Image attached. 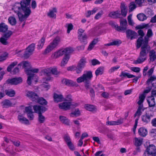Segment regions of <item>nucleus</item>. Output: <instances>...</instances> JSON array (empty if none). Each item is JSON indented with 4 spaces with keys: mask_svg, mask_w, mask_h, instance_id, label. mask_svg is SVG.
<instances>
[{
    "mask_svg": "<svg viewBox=\"0 0 156 156\" xmlns=\"http://www.w3.org/2000/svg\"><path fill=\"white\" fill-rule=\"evenodd\" d=\"M138 33L141 37L137 41L136 46L138 49L141 47V51L139 58L134 61V63L136 64L140 63L145 61L146 60V55L150 50V47L148 44L147 38L145 37L144 40L143 38L144 35L143 31L140 30H138Z\"/></svg>",
    "mask_w": 156,
    "mask_h": 156,
    "instance_id": "obj_1",
    "label": "nucleus"
},
{
    "mask_svg": "<svg viewBox=\"0 0 156 156\" xmlns=\"http://www.w3.org/2000/svg\"><path fill=\"white\" fill-rule=\"evenodd\" d=\"M29 1L30 0H23L20 3H16L13 6L12 9L16 13L21 21L25 20L31 12L29 7Z\"/></svg>",
    "mask_w": 156,
    "mask_h": 156,
    "instance_id": "obj_2",
    "label": "nucleus"
},
{
    "mask_svg": "<svg viewBox=\"0 0 156 156\" xmlns=\"http://www.w3.org/2000/svg\"><path fill=\"white\" fill-rule=\"evenodd\" d=\"M39 71L37 68H32L31 67L29 70L26 71V73L28 75L27 80V83L30 85L31 84L32 80H34L36 82L37 81V76L34 73H37Z\"/></svg>",
    "mask_w": 156,
    "mask_h": 156,
    "instance_id": "obj_3",
    "label": "nucleus"
},
{
    "mask_svg": "<svg viewBox=\"0 0 156 156\" xmlns=\"http://www.w3.org/2000/svg\"><path fill=\"white\" fill-rule=\"evenodd\" d=\"M92 77L93 75L91 71H86L84 73L82 76L77 79L76 81L78 83L84 82L89 84Z\"/></svg>",
    "mask_w": 156,
    "mask_h": 156,
    "instance_id": "obj_4",
    "label": "nucleus"
},
{
    "mask_svg": "<svg viewBox=\"0 0 156 156\" xmlns=\"http://www.w3.org/2000/svg\"><path fill=\"white\" fill-rule=\"evenodd\" d=\"M60 41V39L59 37H57L55 38L47 46L45 49L43 54L45 55L50 52L57 47Z\"/></svg>",
    "mask_w": 156,
    "mask_h": 156,
    "instance_id": "obj_5",
    "label": "nucleus"
},
{
    "mask_svg": "<svg viewBox=\"0 0 156 156\" xmlns=\"http://www.w3.org/2000/svg\"><path fill=\"white\" fill-rule=\"evenodd\" d=\"M78 105L77 103L66 101L60 103L59 107L60 109L67 110L69 109L70 108L77 107Z\"/></svg>",
    "mask_w": 156,
    "mask_h": 156,
    "instance_id": "obj_6",
    "label": "nucleus"
},
{
    "mask_svg": "<svg viewBox=\"0 0 156 156\" xmlns=\"http://www.w3.org/2000/svg\"><path fill=\"white\" fill-rule=\"evenodd\" d=\"M156 148L153 144H151L148 147L145 151L144 156H151L156 152Z\"/></svg>",
    "mask_w": 156,
    "mask_h": 156,
    "instance_id": "obj_7",
    "label": "nucleus"
},
{
    "mask_svg": "<svg viewBox=\"0 0 156 156\" xmlns=\"http://www.w3.org/2000/svg\"><path fill=\"white\" fill-rule=\"evenodd\" d=\"M153 113L147 112L145 114L141 116L142 121L145 124H147L149 123L151 118L153 117Z\"/></svg>",
    "mask_w": 156,
    "mask_h": 156,
    "instance_id": "obj_8",
    "label": "nucleus"
},
{
    "mask_svg": "<svg viewBox=\"0 0 156 156\" xmlns=\"http://www.w3.org/2000/svg\"><path fill=\"white\" fill-rule=\"evenodd\" d=\"M147 102L150 107H152L150 110L152 112L156 111V106H155V104L154 98L153 96L148 97L147 98Z\"/></svg>",
    "mask_w": 156,
    "mask_h": 156,
    "instance_id": "obj_9",
    "label": "nucleus"
},
{
    "mask_svg": "<svg viewBox=\"0 0 156 156\" xmlns=\"http://www.w3.org/2000/svg\"><path fill=\"white\" fill-rule=\"evenodd\" d=\"M120 26L119 27L116 24H114V27L118 31H123L126 29L127 22L126 19H121L120 21Z\"/></svg>",
    "mask_w": 156,
    "mask_h": 156,
    "instance_id": "obj_10",
    "label": "nucleus"
},
{
    "mask_svg": "<svg viewBox=\"0 0 156 156\" xmlns=\"http://www.w3.org/2000/svg\"><path fill=\"white\" fill-rule=\"evenodd\" d=\"M64 139L69 148L72 151H73L75 149V147L72 142L71 139L69 136L66 135L64 136Z\"/></svg>",
    "mask_w": 156,
    "mask_h": 156,
    "instance_id": "obj_11",
    "label": "nucleus"
},
{
    "mask_svg": "<svg viewBox=\"0 0 156 156\" xmlns=\"http://www.w3.org/2000/svg\"><path fill=\"white\" fill-rule=\"evenodd\" d=\"M35 45L34 44H32L27 48L23 55L25 58L28 57L32 54L34 50Z\"/></svg>",
    "mask_w": 156,
    "mask_h": 156,
    "instance_id": "obj_12",
    "label": "nucleus"
},
{
    "mask_svg": "<svg viewBox=\"0 0 156 156\" xmlns=\"http://www.w3.org/2000/svg\"><path fill=\"white\" fill-rule=\"evenodd\" d=\"M22 78L19 77L9 79L7 80V82L8 83L11 85H16L22 83Z\"/></svg>",
    "mask_w": 156,
    "mask_h": 156,
    "instance_id": "obj_13",
    "label": "nucleus"
},
{
    "mask_svg": "<svg viewBox=\"0 0 156 156\" xmlns=\"http://www.w3.org/2000/svg\"><path fill=\"white\" fill-rule=\"evenodd\" d=\"M12 34V33L11 31H9L5 34L2 37L0 38V42L4 45H7L9 43L7 41V40Z\"/></svg>",
    "mask_w": 156,
    "mask_h": 156,
    "instance_id": "obj_14",
    "label": "nucleus"
},
{
    "mask_svg": "<svg viewBox=\"0 0 156 156\" xmlns=\"http://www.w3.org/2000/svg\"><path fill=\"white\" fill-rule=\"evenodd\" d=\"M33 108L35 112L38 113V115L44 113L47 109L45 107L39 105H34Z\"/></svg>",
    "mask_w": 156,
    "mask_h": 156,
    "instance_id": "obj_15",
    "label": "nucleus"
},
{
    "mask_svg": "<svg viewBox=\"0 0 156 156\" xmlns=\"http://www.w3.org/2000/svg\"><path fill=\"white\" fill-rule=\"evenodd\" d=\"M26 96L32 100L33 101H36L38 99V96L35 93L31 91H27L26 93Z\"/></svg>",
    "mask_w": 156,
    "mask_h": 156,
    "instance_id": "obj_16",
    "label": "nucleus"
},
{
    "mask_svg": "<svg viewBox=\"0 0 156 156\" xmlns=\"http://www.w3.org/2000/svg\"><path fill=\"white\" fill-rule=\"evenodd\" d=\"M51 80V77L44 78L42 79V82L43 84L42 85V86L45 90H47L50 88V86L47 83V82Z\"/></svg>",
    "mask_w": 156,
    "mask_h": 156,
    "instance_id": "obj_17",
    "label": "nucleus"
},
{
    "mask_svg": "<svg viewBox=\"0 0 156 156\" xmlns=\"http://www.w3.org/2000/svg\"><path fill=\"white\" fill-rule=\"evenodd\" d=\"M62 48L58 50L53 53L51 56L53 59H56L64 55V53Z\"/></svg>",
    "mask_w": 156,
    "mask_h": 156,
    "instance_id": "obj_18",
    "label": "nucleus"
},
{
    "mask_svg": "<svg viewBox=\"0 0 156 156\" xmlns=\"http://www.w3.org/2000/svg\"><path fill=\"white\" fill-rule=\"evenodd\" d=\"M18 66L22 67V68H24L25 69V71L29 70L31 67V65L30 63L27 61H23L19 64Z\"/></svg>",
    "mask_w": 156,
    "mask_h": 156,
    "instance_id": "obj_19",
    "label": "nucleus"
},
{
    "mask_svg": "<svg viewBox=\"0 0 156 156\" xmlns=\"http://www.w3.org/2000/svg\"><path fill=\"white\" fill-rule=\"evenodd\" d=\"M126 33L127 37L128 38L132 40L136 38L137 34L134 31L130 30H128L126 31Z\"/></svg>",
    "mask_w": 156,
    "mask_h": 156,
    "instance_id": "obj_20",
    "label": "nucleus"
},
{
    "mask_svg": "<svg viewBox=\"0 0 156 156\" xmlns=\"http://www.w3.org/2000/svg\"><path fill=\"white\" fill-rule=\"evenodd\" d=\"M123 121V119H120L116 121H107L106 124L107 125H118L122 124Z\"/></svg>",
    "mask_w": 156,
    "mask_h": 156,
    "instance_id": "obj_21",
    "label": "nucleus"
},
{
    "mask_svg": "<svg viewBox=\"0 0 156 156\" xmlns=\"http://www.w3.org/2000/svg\"><path fill=\"white\" fill-rule=\"evenodd\" d=\"M18 119L19 122L22 123L26 124H30L29 120L22 115H19L18 116Z\"/></svg>",
    "mask_w": 156,
    "mask_h": 156,
    "instance_id": "obj_22",
    "label": "nucleus"
},
{
    "mask_svg": "<svg viewBox=\"0 0 156 156\" xmlns=\"http://www.w3.org/2000/svg\"><path fill=\"white\" fill-rule=\"evenodd\" d=\"M147 84L149 85L152 83V86L156 88V78L154 76H151L147 81Z\"/></svg>",
    "mask_w": 156,
    "mask_h": 156,
    "instance_id": "obj_23",
    "label": "nucleus"
},
{
    "mask_svg": "<svg viewBox=\"0 0 156 156\" xmlns=\"http://www.w3.org/2000/svg\"><path fill=\"white\" fill-rule=\"evenodd\" d=\"M59 119L61 122L62 123L69 126L70 124V120L66 117L62 115L59 116Z\"/></svg>",
    "mask_w": 156,
    "mask_h": 156,
    "instance_id": "obj_24",
    "label": "nucleus"
},
{
    "mask_svg": "<svg viewBox=\"0 0 156 156\" xmlns=\"http://www.w3.org/2000/svg\"><path fill=\"white\" fill-rule=\"evenodd\" d=\"M62 83L68 86H73L76 83L73 81L66 79H63L62 80Z\"/></svg>",
    "mask_w": 156,
    "mask_h": 156,
    "instance_id": "obj_25",
    "label": "nucleus"
},
{
    "mask_svg": "<svg viewBox=\"0 0 156 156\" xmlns=\"http://www.w3.org/2000/svg\"><path fill=\"white\" fill-rule=\"evenodd\" d=\"M1 104L3 108H7L13 106L12 104L9 100L5 99L3 101Z\"/></svg>",
    "mask_w": 156,
    "mask_h": 156,
    "instance_id": "obj_26",
    "label": "nucleus"
},
{
    "mask_svg": "<svg viewBox=\"0 0 156 156\" xmlns=\"http://www.w3.org/2000/svg\"><path fill=\"white\" fill-rule=\"evenodd\" d=\"M138 133L139 135L141 136L144 137L147 134V131L144 127H141L139 129Z\"/></svg>",
    "mask_w": 156,
    "mask_h": 156,
    "instance_id": "obj_27",
    "label": "nucleus"
},
{
    "mask_svg": "<svg viewBox=\"0 0 156 156\" xmlns=\"http://www.w3.org/2000/svg\"><path fill=\"white\" fill-rule=\"evenodd\" d=\"M46 38L44 37H43L38 42L37 48L38 49H42L44 44Z\"/></svg>",
    "mask_w": 156,
    "mask_h": 156,
    "instance_id": "obj_28",
    "label": "nucleus"
},
{
    "mask_svg": "<svg viewBox=\"0 0 156 156\" xmlns=\"http://www.w3.org/2000/svg\"><path fill=\"white\" fill-rule=\"evenodd\" d=\"M54 98L55 101L56 102L62 101L64 100L63 96L61 94H55L54 96Z\"/></svg>",
    "mask_w": 156,
    "mask_h": 156,
    "instance_id": "obj_29",
    "label": "nucleus"
},
{
    "mask_svg": "<svg viewBox=\"0 0 156 156\" xmlns=\"http://www.w3.org/2000/svg\"><path fill=\"white\" fill-rule=\"evenodd\" d=\"M121 77H127L128 78H131L136 77L135 76L129 73L126 72L124 71H122L119 75Z\"/></svg>",
    "mask_w": 156,
    "mask_h": 156,
    "instance_id": "obj_30",
    "label": "nucleus"
},
{
    "mask_svg": "<svg viewBox=\"0 0 156 156\" xmlns=\"http://www.w3.org/2000/svg\"><path fill=\"white\" fill-rule=\"evenodd\" d=\"M86 62V59L85 58H83L80 59L78 63L77 66H79L80 67L83 69L85 66Z\"/></svg>",
    "mask_w": 156,
    "mask_h": 156,
    "instance_id": "obj_31",
    "label": "nucleus"
},
{
    "mask_svg": "<svg viewBox=\"0 0 156 156\" xmlns=\"http://www.w3.org/2000/svg\"><path fill=\"white\" fill-rule=\"evenodd\" d=\"M145 97V95H144V94L140 95L139 98V101L137 102V104L139 106H142V107H143V103Z\"/></svg>",
    "mask_w": 156,
    "mask_h": 156,
    "instance_id": "obj_32",
    "label": "nucleus"
},
{
    "mask_svg": "<svg viewBox=\"0 0 156 156\" xmlns=\"http://www.w3.org/2000/svg\"><path fill=\"white\" fill-rule=\"evenodd\" d=\"M62 49L64 51V54L65 55H68L69 54L72 53L74 51L73 49L71 47H68Z\"/></svg>",
    "mask_w": 156,
    "mask_h": 156,
    "instance_id": "obj_33",
    "label": "nucleus"
},
{
    "mask_svg": "<svg viewBox=\"0 0 156 156\" xmlns=\"http://www.w3.org/2000/svg\"><path fill=\"white\" fill-rule=\"evenodd\" d=\"M50 69V67L41 70V73H43L45 76H47V78H48V77H50V76L51 74Z\"/></svg>",
    "mask_w": 156,
    "mask_h": 156,
    "instance_id": "obj_34",
    "label": "nucleus"
},
{
    "mask_svg": "<svg viewBox=\"0 0 156 156\" xmlns=\"http://www.w3.org/2000/svg\"><path fill=\"white\" fill-rule=\"evenodd\" d=\"M69 58V56L68 55H65L62 58L61 63V66H64L66 64Z\"/></svg>",
    "mask_w": 156,
    "mask_h": 156,
    "instance_id": "obj_35",
    "label": "nucleus"
},
{
    "mask_svg": "<svg viewBox=\"0 0 156 156\" xmlns=\"http://www.w3.org/2000/svg\"><path fill=\"white\" fill-rule=\"evenodd\" d=\"M120 15V13L119 10L112 12L110 13L109 14V16L113 18H116L119 17Z\"/></svg>",
    "mask_w": 156,
    "mask_h": 156,
    "instance_id": "obj_36",
    "label": "nucleus"
},
{
    "mask_svg": "<svg viewBox=\"0 0 156 156\" xmlns=\"http://www.w3.org/2000/svg\"><path fill=\"white\" fill-rule=\"evenodd\" d=\"M98 39H94L89 45L87 49L89 51H91L94 48L95 45L98 43Z\"/></svg>",
    "mask_w": 156,
    "mask_h": 156,
    "instance_id": "obj_37",
    "label": "nucleus"
},
{
    "mask_svg": "<svg viewBox=\"0 0 156 156\" xmlns=\"http://www.w3.org/2000/svg\"><path fill=\"white\" fill-rule=\"evenodd\" d=\"M35 102L43 105H45L47 104V102L46 101L45 99L42 98H39L38 97V99H37Z\"/></svg>",
    "mask_w": 156,
    "mask_h": 156,
    "instance_id": "obj_38",
    "label": "nucleus"
},
{
    "mask_svg": "<svg viewBox=\"0 0 156 156\" xmlns=\"http://www.w3.org/2000/svg\"><path fill=\"white\" fill-rule=\"evenodd\" d=\"M134 142L136 146H139L142 144L143 140L141 138L136 137L134 139Z\"/></svg>",
    "mask_w": 156,
    "mask_h": 156,
    "instance_id": "obj_39",
    "label": "nucleus"
},
{
    "mask_svg": "<svg viewBox=\"0 0 156 156\" xmlns=\"http://www.w3.org/2000/svg\"><path fill=\"white\" fill-rule=\"evenodd\" d=\"M9 23L12 26H14L16 23V20L15 17L10 16L8 19Z\"/></svg>",
    "mask_w": 156,
    "mask_h": 156,
    "instance_id": "obj_40",
    "label": "nucleus"
},
{
    "mask_svg": "<svg viewBox=\"0 0 156 156\" xmlns=\"http://www.w3.org/2000/svg\"><path fill=\"white\" fill-rule=\"evenodd\" d=\"M121 8L122 15L125 16L126 15L127 9L124 4H121Z\"/></svg>",
    "mask_w": 156,
    "mask_h": 156,
    "instance_id": "obj_41",
    "label": "nucleus"
},
{
    "mask_svg": "<svg viewBox=\"0 0 156 156\" xmlns=\"http://www.w3.org/2000/svg\"><path fill=\"white\" fill-rule=\"evenodd\" d=\"M46 120L45 116L42 114V113L38 115V121L40 123H42L44 122Z\"/></svg>",
    "mask_w": 156,
    "mask_h": 156,
    "instance_id": "obj_42",
    "label": "nucleus"
},
{
    "mask_svg": "<svg viewBox=\"0 0 156 156\" xmlns=\"http://www.w3.org/2000/svg\"><path fill=\"white\" fill-rule=\"evenodd\" d=\"M84 107L86 110L89 111H93L96 109L94 106L89 104L85 105Z\"/></svg>",
    "mask_w": 156,
    "mask_h": 156,
    "instance_id": "obj_43",
    "label": "nucleus"
},
{
    "mask_svg": "<svg viewBox=\"0 0 156 156\" xmlns=\"http://www.w3.org/2000/svg\"><path fill=\"white\" fill-rule=\"evenodd\" d=\"M5 93L6 95L10 97H14L15 94V91L12 89L6 90Z\"/></svg>",
    "mask_w": 156,
    "mask_h": 156,
    "instance_id": "obj_44",
    "label": "nucleus"
},
{
    "mask_svg": "<svg viewBox=\"0 0 156 156\" xmlns=\"http://www.w3.org/2000/svg\"><path fill=\"white\" fill-rule=\"evenodd\" d=\"M57 12L56 9L54 8L52 10H50L49 12L48 13V16L50 17L55 18L56 16L55 14Z\"/></svg>",
    "mask_w": 156,
    "mask_h": 156,
    "instance_id": "obj_45",
    "label": "nucleus"
},
{
    "mask_svg": "<svg viewBox=\"0 0 156 156\" xmlns=\"http://www.w3.org/2000/svg\"><path fill=\"white\" fill-rule=\"evenodd\" d=\"M144 107L139 106L138 109L135 114V116H139L142 114V112L144 111Z\"/></svg>",
    "mask_w": 156,
    "mask_h": 156,
    "instance_id": "obj_46",
    "label": "nucleus"
},
{
    "mask_svg": "<svg viewBox=\"0 0 156 156\" xmlns=\"http://www.w3.org/2000/svg\"><path fill=\"white\" fill-rule=\"evenodd\" d=\"M150 58L151 61H153L156 58L155 52L154 50H151L150 52Z\"/></svg>",
    "mask_w": 156,
    "mask_h": 156,
    "instance_id": "obj_47",
    "label": "nucleus"
},
{
    "mask_svg": "<svg viewBox=\"0 0 156 156\" xmlns=\"http://www.w3.org/2000/svg\"><path fill=\"white\" fill-rule=\"evenodd\" d=\"M8 29V26L4 23L0 24V31L2 32H5Z\"/></svg>",
    "mask_w": 156,
    "mask_h": 156,
    "instance_id": "obj_48",
    "label": "nucleus"
},
{
    "mask_svg": "<svg viewBox=\"0 0 156 156\" xmlns=\"http://www.w3.org/2000/svg\"><path fill=\"white\" fill-rule=\"evenodd\" d=\"M104 68L103 67H100L98 68L95 72V73L96 76L103 74Z\"/></svg>",
    "mask_w": 156,
    "mask_h": 156,
    "instance_id": "obj_49",
    "label": "nucleus"
},
{
    "mask_svg": "<svg viewBox=\"0 0 156 156\" xmlns=\"http://www.w3.org/2000/svg\"><path fill=\"white\" fill-rule=\"evenodd\" d=\"M121 43V42L120 40H116L109 43L105 44H104V45L106 46H109L114 45H118L120 44Z\"/></svg>",
    "mask_w": 156,
    "mask_h": 156,
    "instance_id": "obj_50",
    "label": "nucleus"
},
{
    "mask_svg": "<svg viewBox=\"0 0 156 156\" xmlns=\"http://www.w3.org/2000/svg\"><path fill=\"white\" fill-rule=\"evenodd\" d=\"M137 19L140 21H144L147 19V17L143 13H140L137 16Z\"/></svg>",
    "mask_w": 156,
    "mask_h": 156,
    "instance_id": "obj_51",
    "label": "nucleus"
},
{
    "mask_svg": "<svg viewBox=\"0 0 156 156\" xmlns=\"http://www.w3.org/2000/svg\"><path fill=\"white\" fill-rule=\"evenodd\" d=\"M51 72L52 74L57 75L59 73L58 72L57 70V68L55 67H51Z\"/></svg>",
    "mask_w": 156,
    "mask_h": 156,
    "instance_id": "obj_52",
    "label": "nucleus"
},
{
    "mask_svg": "<svg viewBox=\"0 0 156 156\" xmlns=\"http://www.w3.org/2000/svg\"><path fill=\"white\" fill-rule=\"evenodd\" d=\"M80 114V111L78 109H76L74 112L70 114L71 116H73V115L76 116H79Z\"/></svg>",
    "mask_w": 156,
    "mask_h": 156,
    "instance_id": "obj_53",
    "label": "nucleus"
},
{
    "mask_svg": "<svg viewBox=\"0 0 156 156\" xmlns=\"http://www.w3.org/2000/svg\"><path fill=\"white\" fill-rule=\"evenodd\" d=\"M136 7V5L134 2H131L129 6V11L131 12L133 11Z\"/></svg>",
    "mask_w": 156,
    "mask_h": 156,
    "instance_id": "obj_54",
    "label": "nucleus"
},
{
    "mask_svg": "<svg viewBox=\"0 0 156 156\" xmlns=\"http://www.w3.org/2000/svg\"><path fill=\"white\" fill-rule=\"evenodd\" d=\"M132 14H130L128 16L127 19L129 24L131 26H133L134 24V23L132 20Z\"/></svg>",
    "mask_w": 156,
    "mask_h": 156,
    "instance_id": "obj_55",
    "label": "nucleus"
},
{
    "mask_svg": "<svg viewBox=\"0 0 156 156\" xmlns=\"http://www.w3.org/2000/svg\"><path fill=\"white\" fill-rule=\"evenodd\" d=\"M17 64V62H14L12 63L7 68V70L8 72H10L12 69Z\"/></svg>",
    "mask_w": 156,
    "mask_h": 156,
    "instance_id": "obj_56",
    "label": "nucleus"
},
{
    "mask_svg": "<svg viewBox=\"0 0 156 156\" xmlns=\"http://www.w3.org/2000/svg\"><path fill=\"white\" fill-rule=\"evenodd\" d=\"M78 38L81 42H85L87 38V37L85 34L82 35L80 36H78Z\"/></svg>",
    "mask_w": 156,
    "mask_h": 156,
    "instance_id": "obj_57",
    "label": "nucleus"
},
{
    "mask_svg": "<svg viewBox=\"0 0 156 156\" xmlns=\"http://www.w3.org/2000/svg\"><path fill=\"white\" fill-rule=\"evenodd\" d=\"M8 53L5 52L3 55L0 56V61H2L6 59L8 57Z\"/></svg>",
    "mask_w": 156,
    "mask_h": 156,
    "instance_id": "obj_58",
    "label": "nucleus"
},
{
    "mask_svg": "<svg viewBox=\"0 0 156 156\" xmlns=\"http://www.w3.org/2000/svg\"><path fill=\"white\" fill-rule=\"evenodd\" d=\"M120 68L119 66H116L111 67L109 70L108 72L110 73H112L115 71L117 70Z\"/></svg>",
    "mask_w": 156,
    "mask_h": 156,
    "instance_id": "obj_59",
    "label": "nucleus"
},
{
    "mask_svg": "<svg viewBox=\"0 0 156 156\" xmlns=\"http://www.w3.org/2000/svg\"><path fill=\"white\" fill-rule=\"evenodd\" d=\"M73 122L77 128H79L80 127L81 124L79 121V119L74 120H73Z\"/></svg>",
    "mask_w": 156,
    "mask_h": 156,
    "instance_id": "obj_60",
    "label": "nucleus"
},
{
    "mask_svg": "<svg viewBox=\"0 0 156 156\" xmlns=\"http://www.w3.org/2000/svg\"><path fill=\"white\" fill-rule=\"evenodd\" d=\"M67 28V33H69L70 31L72 30L73 28V25L71 23L68 24H66Z\"/></svg>",
    "mask_w": 156,
    "mask_h": 156,
    "instance_id": "obj_61",
    "label": "nucleus"
},
{
    "mask_svg": "<svg viewBox=\"0 0 156 156\" xmlns=\"http://www.w3.org/2000/svg\"><path fill=\"white\" fill-rule=\"evenodd\" d=\"M153 35V33L152 32V30L149 29L148 30L147 34V37H146V38H147L148 39H148L149 37L152 36Z\"/></svg>",
    "mask_w": 156,
    "mask_h": 156,
    "instance_id": "obj_62",
    "label": "nucleus"
},
{
    "mask_svg": "<svg viewBox=\"0 0 156 156\" xmlns=\"http://www.w3.org/2000/svg\"><path fill=\"white\" fill-rule=\"evenodd\" d=\"M92 64L93 66L99 64L100 62L97 59H94L91 60Z\"/></svg>",
    "mask_w": 156,
    "mask_h": 156,
    "instance_id": "obj_63",
    "label": "nucleus"
},
{
    "mask_svg": "<svg viewBox=\"0 0 156 156\" xmlns=\"http://www.w3.org/2000/svg\"><path fill=\"white\" fill-rule=\"evenodd\" d=\"M151 136L152 137H154L156 136V129H152L150 132Z\"/></svg>",
    "mask_w": 156,
    "mask_h": 156,
    "instance_id": "obj_64",
    "label": "nucleus"
}]
</instances>
